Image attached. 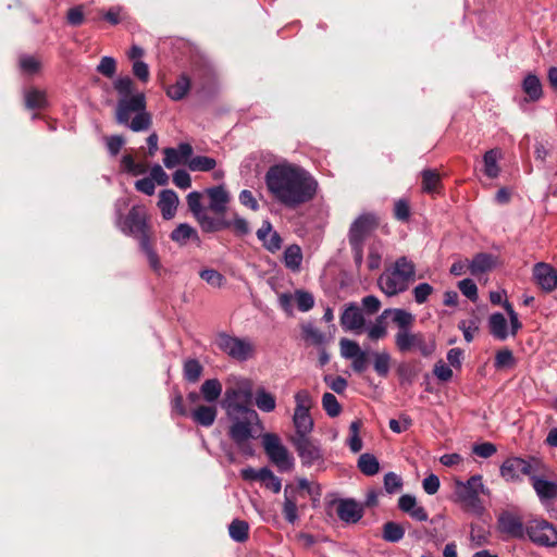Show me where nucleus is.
I'll list each match as a JSON object with an SVG mask.
<instances>
[{
	"label": "nucleus",
	"mask_w": 557,
	"mask_h": 557,
	"mask_svg": "<svg viewBox=\"0 0 557 557\" xmlns=\"http://www.w3.org/2000/svg\"><path fill=\"white\" fill-rule=\"evenodd\" d=\"M265 186L278 203L296 209L311 201L318 191V181L302 166L282 162L271 165L264 176Z\"/></svg>",
	"instance_id": "obj_1"
},
{
	"label": "nucleus",
	"mask_w": 557,
	"mask_h": 557,
	"mask_svg": "<svg viewBox=\"0 0 557 557\" xmlns=\"http://www.w3.org/2000/svg\"><path fill=\"white\" fill-rule=\"evenodd\" d=\"M252 396L251 384L245 381L239 387H227L224 392L221 406L231 420L228 436L236 447L247 457L255 455L253 446L250 442L253 438V422L259 421L256 410L239 403L240 398L246 400Z\"/></svg>",
	"instance_id": "obj_2"
},
{
	"label": "nucleus",
	"mask_w": 557,
	"mask_h": 557,
	"mask_svg": "<svg viewBox=\"0 0 557 557\" xmlns=\"http://www.w3.org/2000/svg\"><path fill=\"white\" fill-rule=\"evenodd\" d=\"M127 206L125 199H119L115 202V225L126 236H132L138 240L139 249L145 255L150 269L161 275L165 272L162 267L159 255L151 245L150 226L145 207L133 206L127 215L123 218L122 208Z\"/></svg>",
	"instance_id": "obj_3"
},
{
	"label": "nucleus",
	"mask_w": 557,
	"mask_h": 557,
	"mask_svg": "<svg viewBox=\"0 0 557 557\" xmlns=\"http://www.w3.org/2000/svg\"><path fill=\"white\" fill-rule=\"evenodd\" d=\"M119 95L115 120L119 124L133 132L147 131L151 125V115L147 112L146 96L143 91L134 90V82L129 76H120L113 82Z\"/></svg>",
	"instance_id": "obj_4"
},
{
	"label": "nucleus",
	"mask_w": 557,
	"mask_h": 557,
	"mask_svg": "<svg viewBox=\"0 0 557 557\" xmlns=\"http://www.w3.org/2000/svg\"><path fill=\"white\" fill-rule=\"evenodd\" d=\"M387 317H392L393 323L398 329L395 334V345L400 352L406 354L417 349L424 357L433 352L434 345L428 344L422 333H413L411 331L414 322V315L411 312L401 308H389L385 309L381 314V318Z\"/></svg>",
	"instance_id": "obj_5"
},
{
	"label": "nucleus",
	"mask_w": 557,
	"mask_h": 557,
	"mask_svg": "<svg viewBox=\"0 0 557 557\" xmlns=\"http://www.w3.org/2000/svg\"><path fill=\"white\" fill-rule=\"evenodd\" d=\"M416 276V267L406 257L398 258L394 265L386 269L377 278L380 289L388 297L408 289Z\"/></svg>",
	"instance_id": "obj_6"
},
{
	"label": "nucleus",
	"mask_w": 557,
	"mask_h": 557,
	"mask_svg": "<svg viewBox=\"0 0 557 557\" xmlns=\"http://www.w3.org/2000/svg\"><path fill=\"white\" fill-rule=\"evenodd\" d=\"M480 494L490 495V490L483 484L482 475L470 476L466 482L456 481L455 495L462 507L476 516L484 512Z\"/></svg>",
	"instance_id": "obj_7"
},
{
	"label": "nucleus",
	"mask_w": 557,
	"mask_h": 557,
	"mask_svg": "<svg viewBox=\"0 0 557 557\" xmlns=\"http://www.w3.org/2000/svg\"><path fill=\"white\" fill-rule=\"evenodd\" d=\"M214 343L223 354L238 362H246L256 352L255 345L248 337L234 336L223 331L215 335Z\"/></svg>",
	"instance_id": "obj_8"
},
{
	"label": "nucleus",
	"mask_w": 557,
	"mask_h": 557,
	"mask_svg": "<svg viewBox=\"0 0 557 557\" xmlns=\"http://www.w3.org/2000/svg\"><path fill=\"white\" fill-rule=\"evenodd\" d=\"M542 461L536 457H530L524 459L521 457H509L500 466V476L507 482H520L522 475L531 476L534 473H539Z\"/></svg>",
	"instance_id": "obj_9"
},
{
	"label": "nucleus",
	"mask_w": 557,
	"mask_h": 557,
	"mask_svg": "<svg viewBox=\"0 0 557 557\" xmlns=\"http://www.w3.org/2000/svg\"><path fill=\"white\" fill-rule=\"evenodd\" d=\"M262 446L270 459L280 472H289L293 470L295 460L281 438L275 433H265L262 435Z\"/></svg>",
	"instance_id": "obj_10"
},
{
	"label": "nucleus",
	"mask_w": 557,
	"mask_h": 557,
	"mask_svg": "<svg viewBox=\"0 0 557 557\" xmlns=\"http://www.w3.org/2000/svg\"><path fill=\"white\" fill-rule=\"evenodd\" d=\"M293 445L306 468L315 466L319 470L324 468V453L319 441L311 437L293 438Z\"/></svg>",
	"instance_id": "obj_11"
},
{
	"label": "nucleus",
	"mask_w": 557,
	"mask_h": 557,
	"mask_svg": "<svg viewBox=\"0 0 557 557\" xmlns=\"http://www.w3.org/2000/svg\"><path fill=\"white\" fill-rule=\"evenodd\" d=\"M525 532L529 539L539 546L554 547L557 545V530L545 519L530 520Z\"/></svg>",
	"instance_id": "obj_12"
},
{
	"label": "nucleus",
	"mask_w": 557,
	"mask_h": 557,
	"mask_svg": "<svg viewBox=\"0 0 557 557\" xmlns=\"http://www.w3.org/2000/svg\"><path fill=\"white\" fill-rule=\"evenodd\" d=\"M377 221L373 213L360 214L350 225L348 232L349 245L364 246L366 239L376 228Z\"/></svg>",
	"instance_id": "obj_13"
},
{
	"label": "nucleus",
	"mask_w": 557,
	"mask_h": 557,
	"mask_svg": "<svg viewBox=\"0 0 557 557\" xmlns=\"http://www.w3.org/2000/svg\"><path fill=\"white\" fill-rule=\"evenodd\" d=\"M530 481L540 503L544 507H547L557 498V482L547 480L537 473H534Z\"/></svg>",
	"instance_id": "obj_14"
},
{
	"label": "nucleus",
	"mask_w": 557,
	"mask_h": 557,
	"mask_svg": "<svg viewBox=\"0 0 557 557\" xmlns=\"http://www.w3.org/2000/svg\"><path fill=\"white\" fill-rule=\"evenodd\" d=\"M536 284L546 293L557 288V270L548 263L539 262L533 268Z\"/></svg>",
	"instance_id": "obj_15"
},
{
	"label": "nucleus",
	"mask_w": 557,
	"mask_h": 557,
	"mask_svg": "<svg viewBox=\"0 0 557 557\" xmlns=\"http://www.w3.org/2000/svg\"><path fill=\"white\" fill-rule=\"evenodd\" d=\"M336 512L345 523H357L363 516V508L352 498H341L336 502Z\"/></svg>",
	"instance_id": "obj_16"
},
{
	"label": "nucleus",
	"mask_w": 557,
	"mask_h": 557,
	"mask_svg": "<svg viewBox=\"0 0 557 557\" xmlns=\"http://www.w3.org/2000/svg\"><path fill=\"white\" fill-rule=\"evenodd\" d=\"M497 523L499 531L511 537L520 539L524 534V527L521 518L510 511H503L498 516Z\"/></svg>",
	"instance_id": "obj_17"
},
{
	"label": "nucleus",
	"mask_w": 557,
	"mask_h": 557,
	"mask_svg": "<svg viewBox=\"0 0 557 557\" xmlns=\"http://www.w3.org/2000/svg\"><path fill=\"white\" fill-rule=\"evenodd\" d=\"M366 324L362 310L350 302L344 309L341 315V325L345 331H360Z\"/></svg>",
	"instance_id": "obj_18"
},
{
	"label": "nucleus",
	"mask_w": 557,
	"mask_h": 557,
	"mask_svg": "<svg viewBox=\"0 0 557 557\" xmlns=\"http://www.w3.org/2000/svg\"><path fill=\"white\" fill-rule=\"evenodd\" d=\"M257 238L262 243V246L270 252H275L282 247V238L280 234L273 230L272 223L264 220L260 228H258Z\"/></svg>",
	"instance_id": "obj_19"
},
{
	"label": "nucleus",
	"mask_w": 557,
	"mask_h": 557,
	"mask_svg": "<svg viewBox=\"0 0 557 557\" xmlns=\"http://www.w3.org/2000/svg\"><path fill=\"white\" fill-rule=\"evenodd\" d=\"M209 198V209L218 214L226 211L230 195L223 185L209 187L205 190Z\"/></svg>",
	"instance_id": "obj_20"
},
{
	"label": "nucleus",
	"mask_w": 557,
	"mask_h": 557,
	"mask_svg": "<svg viewBox=\"0 0 557 557\" xmlns=\"http://www.w3.org/2000/svg\"><path fill=\"white\" fill-rule=\"evenodd\" d=\"M178 206V196L172 189H164L159 195L158 207L164 220L174 218Z\"/></svg>",
	"instance_id": "obj_21"
},
{
	"label": "nucleus",
	"mask_w": 557,
	"mask_h": 557,
	"mask_svg": "<svg viewBox=\"0 0 557 557\" xmlns=\"http://www.w3.org/2000/svg\"><path fill=\"white\" fill-rule=\"evenodd\" d=\"M196 221L200 225L205 233H214L228 228V220L223 218H213L208 213V209L202 210L198 215L195 216Z\"/></svg>",
	"instance_id": "obj_22"
},
{
	"label": "nucleus",
	"mask_w": 557,
	"mask_h": 557,
	"mask_svg": "<svg viewBox=\"0 0 557 557\" xmlns=\"http://www.w3.org/2000/svg\"><path fill=\"white\" fill-rule=\"evenodd\" d=\"M171 240L178 244L180 246H185L189 240L200 243V237L191 225L188 223L178 224L170 234Z\"/></svg>",
	"instance_id": "obj_23"
},
{
	"label": "nucleus",
	"mask_w": 557,
	"mask_h": 557,
	"mask_svg": "<svg viewBox=\"0 0 557 557\" xmlns=\"http://www.w3.org/2000/svg\"><path fill=\"white\" fill-rule=\"evenodd\" d=\"M293 423L296 431L294 438L309 437L313 430V420L310 411H294Z\"/></svg>",
	"instance_id": "obj_24"
},
{
	"label": "nucleus",
	"mask_w": 557,
	"mask_h": 557,
	"mask_svg": "<svg viewBox=\"0 0 557 557\" xmlns=\"http://www.w3.org/2000/svg\"><path fill=\"white\" fill-rule=\"evenodd\" d=\"M190 78L188 77V75L183 73L177 77L174 84L168 86L165 92L170 99L174 101H180L187 96V94L190 90Z\"/></svg>",
	"instance_id": "obj_25"
},
{
	"label": "nucleus",
	"mask_w": 557,
	"mask_h": 557,
	"mask_svg": "<svg viewBox=\"0 0 557 557\" xmlns=\"http://www.w3.org/2000/svg\"><path fill=\"white\" fill-rule=\"evenodd\" d=\"M190 416L195 423L205 428H209L214 423L218 416V410L214 406L201 405L194 409Z\"/></svg>",
	"instance_id": "obj_26"
},
{
	"label": "nucleus",
	"mask_w": 557,
	"mask_h": 557,
	"mask_svg": "<svg viewBox=\"0 0 557 557\" xmlns=\"http://www.w3.org/2000/svg\"><path fill=\"white\" fill-rule=\"evenodd\" d=\"M490 333L499 341H505L508 337L507 320L500 312H495L488 318Z\"/></svg>",
	"instance_id": "obj_27"
},
{
	"label": "nucleus",
	"mask_w": 557,
	"mask_h": 557,
	"mask_svg": "<svg viewBox=\"0 0 557 557\" xmlns=\"http://www.w3.org/2000/svg\"><path fill=\"white\" fill-rule=\"evenodd\" d=\"M522 90L531 101H539L543 96V88L540 78L532 73H529L522 82Z\"/></svg>",
	"instance_id": "obj_28"
},
{
	"label": "nucleus",
	"mask_w": 557,
	"mask_h": 557,
	"mask_svg": "<svg viewBox=\"0 0 557 557\" xmlns=\"http://www.w3.org/2000/svg\"><path fill=\"white\" fill-rule=\"evenodd\" d=\"M203 399L208 403H214L222 394V384L218 379L206 380L200 387Z\"/></svg>",
	"instance_id": "obj_29"
},
{
	"label": "nucleus",
	"mask_w": 557,
	"mask_h": 557,
	"mask_svg": "<svg viewBox=\"0 0 557 557\" xmlns=\"http://www.w3.org/2000/svg\"><path fill=\"white\" fill-rule=\"evenodd\" d=\"M292 485H286L284 488V503H283V515L285 520L294 524L298 520V509L296 499L288 495Z\"/></svg>",
	"instance_id": "obj_30"
},
{
	"label": "nucleus",
	"mask_w": 557,
	"mask_h": 557,
	"mask_svg": "<svg viewBox=\"0 0 557 557\" xmlns=\"http://www.w3.org/2000/svg\"><path fill=\"white\" fill-rule=\"evenodd\" d=\"M255 404L263 412H272L276 407L275 397L263 387L256 391Z\"/></svg>",
	"instance_id": "obj_31"
},
{
	"label": "nucleus",
	"mask_w": 557,
	"mask_h": 557,
	"mask_svg": "<svg viewBox=\"0 0 557 557\" xmlns=\"http://www.w3.org/2000/svg\"><path fill=\"white\" fill-rule=\"evenodd\" d=\"M405 529L400 523L387 521L383 524L382 537L388 543H398L404 539Z\"/></svg>",
	"instance_id": "obj_32"
},
{
	"label": "nucleus",
	"mask_w": 557,
	"mask_h": 557,
	"mask_svg": "<svg viewBox=\"0 0 557 557\" xmlns=\"http://www.w3.org/2000/svg\"><path fill=\"white\" fill-rule=\"evenodd\" d=\"M302 262V252L298 245H290L284 251V264L292 271H298Z\"/></svg>",
	"instance_id": "obj_33"
},
{
	"label": "nucleus",
	"mask_w": 557,
	"mask_h": 557,
	"mask_svg": "<svg viewBox=\"0 0 557 557\" xmlns=\"http://www.w3.org/2000/svg\"><path fill=\"white\" fill-rule=\"evenodd\" d=\"M230 537L237 543H244L249 535V524L239 519L233 520L228 525Z\"/></svg>",
	"instance_id": "obj_34"
},
{
	"label": "nucleus",
	"mask_w": 557,
	"mask_h": 557,
	"mask_svg": "<svg viewBox=\"0 0 557 557\" xmlns=\"http://www.w3.org/2000/svg\"><path fill=\"white\" fill-rule=\"evenodd\" d=\"M362 428V421L360 419L354 420L349 425V436L346 441L349 449L357 454L362 447L363 443L361 437L359 436L360 429Z\"/></svg>",
	"instance_id": "obj_35"
},
{
	"label": "nucleus",
	"mask_w": 557,
	"mask_h": 557,
	"mask_svg": "<svg viewBox=\"0 0 557 557\" xmlns=\"http://www.w3.org/2000/svg\"><path fill=\"white\" fill-rule=\"evenodd\" d=\"M358 468L364 475L372 476L379 472L380 463L374 455L364 453L358 459Z\"/></svg>",
	"instance_id": "obj_36"
},
{
	"label": "nucleus",
	"mask_w": 557,
	"mask_h": 557,
	"mask_svg": "<svg viewBox=\"0 0 557 557\" xmlns=\"http://www.w3.org/2000/svg\"><path fill=\"white\" fill-rule=\"evenodd\" d=\"M203 367L197 359L190 358L184 362L183 375L189 383H196L200 379Z\"/></svg>",
	"instance_id": "obj_37"
},
{
	"label": "nucleus",
	"mask_w": 557,
	"mask_h": 557,
	"mask_svg": "<svg viewBox=\"0 0 557 557\" xmlns=\"http://www.w3.org/2000/svg\"><path fill=\"white\" fill-rule=\"evenodd\" d=\"M46 92L37 88H30L25 92V106L28 109H42L47 106Z\"/></svg>",
	"instance_id": "obj_38"
},
{
	"label": "nucleus",
	"mask_w": 557,
	"mask_h": 557,
	"mask_svg": "<svg viewBox=\"0 0 557 557\" xmlns=\"http://www.w3.org/2000/svg\"><path fill=\"white\" fill-rule=\"evenodd\" d=\"M470 262V273L472 275H479L488 271L492 268V257L488 253H478L473 257Z\"/></svg>",
	"instance_id": "obj_39"
},
{
	"label": "nucleus",
	"mask_w": 557,
	"mask_h": 557,
	"mask_svg": "<svg viewBox=\"0 0 557 557\" xmlns=\"http://www.w3.org/2000/svg\"><path fill=\"white\" fill-rule=\"evenodd\" d=\"M215 166V159L207 156H196L188 161V168L193 172H209Z\"/></svg>",
	"instance_id": "obj_40"
},
{
	"label": "nucleus",
	"mask_w": 557,
	"mask_h": 557,
	"mask_svg": "<svg viewBox=\"0 0 557 557\" xmlns=\"http://www.w3.org/2000/svg\"><path fill=\"white\" fill-rule=\"evenodd\" d=\"M497 160L498 151L496 149H491L486 151L483 156L484 174L490 178H495L499 174V166L497 164Z\"/></svg>",
	"instance_id": "obj_41"
},
{
	"label": "nucleus",
	"mask_w": 557,
	"mask_h": 557,
	"mask_svg": "<svg viewBox=\"0 0 557 557\" xmlns=\"http://www.w3.org/2000/svg\"><path fill=\"white\" fill-rule=\"evenodd\" d=\"M422 177V190L426 194H433L437 190L440 186L441 178L436 171L434 170H423L421 172Z\"/></svg>",
	"instance_id": "obj_42"
},
{
	"label": "nucleus",
	"mask_w": 557,
	"mask_h": 557,
	"mask_svg": "<svg viewBox=\"0 0 557 557\" xmlns=\"http://www.w3.org/2000/svg\"><path fill=\"white\" fill-rule=\"evenodd\" d=\"M373 368L377 375L386 377L391 369V355L386 351L373 352Z\"/></svg>",
	"instance_id": "obj_43"
},
{
	"label": "nucleus",
	"mask_w": 557,
	"mask_h": 557,
	"mask_svg": "<svg viewBox=\"0 0 557 557\" xmlns=\"http://www.w3.org/2000/svg\"><path fill=\"white\" fill-rule=\"evenodd\" d=\"M121 169L133 176L143 175L147 172V166L144 163L136 162L131 154L122 157Z\"/></svg>",
	"instance_id": "obj_44"
},
{
	"label": "nucleus",
	"mask_w": 557,
	"mask_h": 557,
	"mask_svg": "<svg viewBox=\"0 0 557 557\" xmlns=\"http://www.w3.org/2000/svg\"><path fill=\"white\" fill-rule=\"evenodd\" d=\"M302 337L305 341L312 343L313 345L320 346L325 343V335L312 323H307L301 327Z\"/></svg>",
	"instance_id": "obj_45"
},
{
	"label": "nucleus",
	"mask_w": 557,
	"mask_h": 557,
	"mask_svg": "<svg viewBox=\"0 0 557 557\" xmlns=\"http://www.w3.org/2000/svg\"><path fill=\"white\" fill-rule=\"evenodd\" d=\"M262 484L265 488L271 490L273 493H278L282 488V480L276 476L268 467L261 468Z\"/></svg>",
	"instance_id": "obj_46"
},
{
	"label": "nucleus",
	"mask_w": 557,
	"mask_h": 557,
	"mask_svg": "<svg viewBox=\"0 0 557 557\" xmlns=\"http://www.w3.org/2000/svg\"><path fill=\"white\" fill-rule=\"evenodd\" d=\"M322 407L331 418L337 417L342 411V406L332 393H324L322 396Z\"/></svg>",
	"instance_id": "obj_47"
},
{
	"label": "nucleus",
	"mask_w": 557,
	"mask_h": 557,
	"mask_svg": "<svg viewBox=\"0 0 557 557\" xmlns=\"http://www.w3.org/2000/svg\"><path fill=\"white\" fill-rule=\"evenodd\" d=\"M199 276L212 287H221L226 282L225 276L214 269H203Z\"/></svg>",
	"instance_id": "obj_48"
},
{
	"label": "nucleus",
	"mask_w": 557,
	"mask_h": 557,
	"mask_svg": "<svg viewBox=\"0 0 557 557\" xmlns=\"http://www.w3.org/2000/svg\"><path fill=\"white\" fill-rule=\"evenodd\" d=\"M516 363L513 354L510 349L498 350L495 356L494 367L496 369H509Z\"/></svg>",
	"instance_id": "obj_49"
},
{
	"label": "nucleus",
	"mask_w": 557,
	"mask_h": 557,
	"mask_svg": "<svg viewBox=\"0 0 557 557\" xmlns=\"http://www.w3.org/2000/svg\"><path fill=\"white\" fill-rule=\"evenodd\" d=\"M295 300L297 302V308L301 312H307L311 310L314 306L313 295L309 292L305 290H296Z\"/></svg>",
	"instance_id": "obj_50"
},
{
	"label": "nucleus",
	"mask_w": 557,
	"mask_h": 557,
	"mask_svg": "<svg viewBox=\"0 0 557 557\" xmlns=\"http://www.w3.org/2000/svg\"><path fill=\"white\" fill-rule=\"evenodd\" d=\"M339 346L342 357L345 359H351L356 357L360 351H362L357 342L348 338H342L339 342Z\"/></svg>",
	"instance_id": "obj_51"
},
{
	"label": "nucleus",
	"mask_w": 557,
	"mask_h": 557,
	"mask_svg": "<svg viewBox=\"0 0 557 557\" xmlns=\"http://www.w3.org/2000/svg\"><path fill=\"white\" fill-rule=\"evenodd\" d=\"M295 411H310L312 406V397L307 389L298 391L295 396Z\"/></svg>",
	"instance_id": "obj_52"
},
{
	"label": "nucleus",
	"mask_w": 557,
	"mask_h": 557,
	"mask_svg": "<svg viewBox=\"0 0 557 557\" xmlns=\"http://www.w3.org/2000/svg\"><path fill=\"white\" fill-rule=\"evenodd\" d=\"M433 290L434 288L429 283L418 284L412 290L414 301L418 305L424 304L428 300V298L432 295Z\"/></svg>",
	"instance_id": "obj_53"
},
{
	"label": "nucleus",
	"mask_w": 557,
	"mask_h": 557,
	"mask_svg": "<svg viewBox=\"0 0 557 557\" xmlns=\"http://www.w3.org/2000/svg\"><path fill=\"white\" fill-rule=\"evenodd\" d=\"M97 71L106 77H113L116 72V62L112 57H102L97 66Z\"/></svg>",
	"instance_id": "obj_54"
},
{
	"label": "nucleus",
	"mask_w": 557,
	"mask_h": 557,
	"mask_svg": "<svg viewBox=\"0 0 557 557\" xmlns=\"http://www.w3.org/2000/svg\"><path fill=\"white\" fill-rule=\"evenodd\" d=\"M458 288L468 299L476 301L478 299V287L473 280L463 278L458 283Z\"/></svg>",
	"instance_id": "obj_55"
},
{
	"label": "nucleus",
	"mask_w": 557,
	"mask_h": 557,
	"mask_svg": "<svg viewBox=\"0 0 557 557\" xmlns=\"http://www.w3.org/2000/svg\"><path fill=\"white\" fill-rule=\"evenodd\" d=\"M228 228L232 227L237 236H246L250 233L248 221L239 215H235L232 221L228 220Z\"/></svg>",
	"instance_id": "obj_56"
},
{
	"label": "nucleus",
	"mask_w": 557,
	"mask_h": 557,
	"mask_svg": "<svg viewBox=\"0 0 557 557\" xmlns=\"http://www.w3.org/2000/svg\"><path fill=\"white\" fill-rule=\"evenodd\" d=\"M403 486L401 478L395 472H387L384 475V488L388 494L399 491Z\"/></svg>",
	"instance_id": "obj_57"
},
{
	"label": "nucleus",
	"mask_w": 557,
	"mask_h": 557,
	"mask_svg": "<svg viewBox=\"0 0 557 557\" xmlns=\"http://www.w3.org/2000/svg\"><path fill=\"white\" fill-rule=\"evenodd\" d=\"M201 198H202V195L201 193L199 191H190L187 197H186V201H187V206H188V209L190 210V212L193 213L194 218L196 215H198L202 210H205L206 208L202 207L201 205Z\"/></svg>",
	"instance_id": "obj_58"
},
{
	"label": "nucleus",
	"mask_w": 557,
	"mask_h": 557,
	"mask_svg": "<svg viewBox=\"0 0 557 557\" xmlns=\"http://www.w3.org/2000/svg\"><path fill=\"white\" fill-rule=\"evenodd\" d=\"M470 541L473 547H481L488 543V534L480 527L471 525Z\"/></svg>",
	"instance_id": "obj_59"
},
{
	"label": "nucleus",
	"mask_w": 557,
	"mask_h": 557,
	"mask_svg": "<svg viewBox=\"0 0 557 557\" xmlns=\"http://www.w3.org/2000/svg\"><path fill=\"white\" fill-rule=\"evenodd\" d=\"M163 164L166 169H173L180 163H182V159L178 154V151L175 148L168 147L163 149Z\"/></svg>",
	"instance_id": "obj_60"
},
{
	"label": "nucleus",
	"mask_w": 557,
	"mask_h": 557,
	"mask_svg": "<svg viewBox=\"0 0 557 557\" xmlns=\"http://www.w3.org/2000/svg\"><path fill=\"white\" fill-rule=\"evenodd\" d=\"M324 382L326 385L337 394H343L347 387V380L343 376L325 375Z\"/></svg>",
	"instance_id": "obj_61"
},
{
	"label": "nucleus",
	"mask_w": 557,
	"mask_h": 557,
	"mask_svg": "<svg viewBox=\"0 0 557 557\" xmlns=\"http://www.w3.org/2000/svg\"><path fill=\"white\" fill-rule=\"evenodd\" d=\"M173 183L181 189H187L191 186V178L186 170H176L173 173Z\"/></svg>",
	"instance_id": "obj_62"
},
{
	"label": "nucleus",
	"mask_w": 557,
	"mask_h": 557,
	"mask_svg": "<svg viewBox=\"0 0 557 557\" xmlns=\"http://www.w3.org/2000/svg\"><path fill=\"white\" fill-rule=\"evenodd\" d=\"M150 178L152 182L160 186H165L169 183V175L165 173L160 164H153L150 169Z\"/></svg>",
	"instance_id": "obj_63"
},
{
	"label": "nucleus",
	"mask_w": 557,
	"mask_h": 557,
	"mask_svg": "<svg viewBox=\"0 0 557 557\" xmlns=\"http://www.w3.org/2000/svg\"><path fill=\"white\" fill-rule=\"evenodd\" d=\"M381 315L376 319L375 323L368 329V336L372 341H377L386 335V327L383 324Z\"/></svg>",
	"instance_id": "obj_64"
}]
</instances>
